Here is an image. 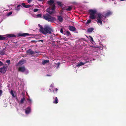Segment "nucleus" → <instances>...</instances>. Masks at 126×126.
I'll return each instance as SVG.
<instances>
[{
    "label": "nucleus",
    "mask_w": 126,
    "mask_h": 126,
    "mask_svg": "<svg viewBox=\"0 0 126 126\" xmlns=\"http://www.w3.org/2000/svg\"><path fill=\"white\" fill-rule=\"evenodd\" d=\"M72 9V7L71 6H69L67 9H66V10L67 11H70Z\"/></svg>",
    "instance_id": "28"
},
{
    "label": "nucleus",
    "mask_w": 126,
    "mask_h": 126,
    "mask_svg": "<svg viewBox=\"0 0 126 126\" xmlns=\"http://www.w3.org/2000/svg\"><path fill=\"white\" fill-rule=\"evenodd\" d=\"M24 60H22L18 62V63H17L16 64V65L17 66L18 65H21L23 64L24 63Z\"/></svg>",
    "instance_id": "15"
},
{
    "label": "nucleus",
    "mask_w": 126,
    "mask_h": 126,
    "mask_svg": "<svg viewBox=\"0 0 126 126\" xmlns=\"http://www.w3.org/2000/svg\"><path fill=\"white\" fill-rule=\"evenodd\" d=\"M36 15H35L34 14H33L32 15V16L34 17L35 18V16H36Z\"/></svg>",
    "instance_id": "42"
},
{
    "label": "nucleus",
    "mask_w": 126,
    "mask_h": 126,
    "mask_svg": "<svg viewBox=\"0 0 126 126\" xmlns=\"http://www.w3.org/2000/svg\"><path fill=\"white\" fill-rule=\"evenodd\" d=\"M112 13L111 12L109 11L106 13H104L103 14H98L97 17V22L98 23L102 24L103 21V23H105L103 19L106 17L109 16L111 15Z\"/></svg>",
    "instance_id": "2"
},
{
    "label": "nucleus",
    "mask_w": 126,
    "mask_h": 126,
    "mask_svg": "<svg viewBox=\"0 0 126 126\" xmlns=\"http://www.w3.org/2000/svg\"><path fill=\"white\" fill-rule=\"evenodd\" d=\"M53 85L52 84H51V86H52Z\"/></svg>",
    "instance_id": "50"
},
{
    "label": "nucleus",
    "mask_w": 126,
    "mask_h": 126,
    "mask_svg": "<svg viewBox=\"0 0 126 126\" xmlns=\"http://www.w3.org/2000/svg\"><path fill=\"white\" fill-rule=\"evenodd\" d=\"M19 36H23L24 37V33H20L19 34Z\"/></svg>",
    "instance_id": "34"
},
{
    "label": "nucleus",
    "mask_w": 126,
    "mask_h": 126,
    "mask_svg": "<svg viewBox=\"0 0 126 126\" xmlns=\"http://www.w3.org/2000/svg\"><path fill=\"white\" fill-rule=\"evenodd\" d=\"M49 63V60H45L42 62V64L43 65H45L46 63Z\"/></svg>",
    "instance_id": "20"
},
{
    "label": "nucleus",
    "mask_w": 126,
    "mask_h": 126,
    "mask_svg": "<svg viewBox=\"0 0 126 126\" xmlns=\"http://www.w3.org/2000/svg\"><path fill=\"white\" fill-rule=\"evenodd\" d=\"M48 4L50 5V6L53 7L54 4V1L53 0H50L47 1Z\"/></svg>",
    "instance_id": "8"
},
{
    "label": "nucleus",
    "mask_w": 126,
    "mask_h": 126,
    "mask_svg": "<svg viewBox=\"0 0 126 126\" xmlns=\"http://www.w3.org/2000/svg\"><path fill=\"white\" fill-rule=\"evenodd\" d=\"M55 6L54 5L52 7H49L47 10V11L50 14H51L53 13L55 11Z\"/></svg>",
    "instance_id": "5"
},
{
    "label": "nucleus",
    "mask_w": 126,
    "mask_h": 126,
    "mask_svg": "<svg viewBox=\"0 0 126 126\" xmlns=\"http://www.w3.org/2000/svg\"><path fill=\"white\" fill-rule=\"evenodd\" d=\"M38 26L40 27V32L44 34H50L53 32L52 27L51 26L46 25L43 27L40 24H38Z\"/></svg>",
    "instance_id": "1"
},
{
    "label": "nucleus",
    "mask_w": 126,
    "mask_h": 126,
    "mask_svg": "<svg viewBox=\"0 0 126 126\" xmlns=\"http://www.w3.org/2000/svg\"><path fill=\"white\" fill-rule=\"evenodd\" d=\"M2 93V90H0V96L1 95Z\"/></svg>",
    "instance_id": "40"
},
{
    "label": "nucleus",
    "mask_w": 126,
    "mask_h": 126,
    "mask_svg": "<svg viewBox=\"0 0 126 126\" xmlns=\"http://www.w3.org/2000/svg\"><path fill=\"white\" fill-rule=\"evenodd\" d=\"M35 40H32L31 41V42H33V43L35 42Z\"/></svg>",
    "instance_id": "46"
},
{
    "label": "nucleus",
    "mask_w": 126,
    "mask_h": 126,
    "mask_svg": "<svg viewBox=\"0 0 126 126\" xmlns=\"http://www.w3.org/2000/svg\"><path fill=\"white\" fill-rule=\"evenodd\" d=\"M55 90L56 91H57L58 89L56 88H55Z\"/></svg>",
    "instance_id": "45"
},
{
    "label": "nucleus",
    "mask_w": 126,
    "mask_h": 126,
    "mask_svg": "<svg viewBox=\"0 0 126 126\" xmlns=\"http://www.w3.org/2000/svg\"><path fill=\"white\" fill-rule=\"evenodd\" d=\"M20 5H18L17 6V7L15 9L17 11H19L20 9Z\"/></svg>",
    "instance_id": "24"
},
{
    "label": "nucleus",
    "mask_w": 126,
    "mask_h": 126,
    "mask_svg": "<svg viewBox=\"0 0 126 126\" xmlns=\"http://www.w3.org/2000/svg\"><path fill=\"white\" fill-rule=\"evenodd\" d=\"M7 70V68L5 66L0 68V72L1 73L4 74L6 72Z\"/></svg>",
    "instance_id": "6"
},
{
    "label": "nucleus",
    "mask_w": 126,
    "mask_h": 126,
    "mask_svg": "<svg viewBox=\"0 0 126 126\" xmlns=\"http://www.w3.org/2000/svg\"><path fill=\"white\" fill-rule=\"evenodd\" d=\"M6 62L8 63V64H10V60H7Z\"/></svg>",
    "instance_id": "35"
},
{
    "label": "nucleus",
    "mask_w": 126,
    "mask_h": 126,
    "mask_svg": "<svg viewBox=\"0 0 126 126\" xmlns=\"http://www.w3.org/2000/svg\"><path fill=\"white\" fill-rule=\"evenodd\" d=\"M28 100L30 103H31L32 102V100L31 99L29 98L28 99Z\"/></svg>",
    "instance_id": "39"
},
{
    "label": "nucleus",
    "mask_w": 126,
    "mask_h": 126,
    "mask_svg": "<svg viewBox=\"0 0 126 126\" xmlns=\"http://www.w3.org/2000/svg\"><path fill=\"white\" fill-rule=\"evenodd\" d=\"M30 34L28 33H24V36H27L29 35Z\"/></svg>",
    "instance_id": "31"
},
{
    "label": "nucleus",
    "mask_w": 126,
    "mask_h": 126,
    "mask_svg": "<svg viewBox=\"0 0 126 126\" xmlns=\"http://www.w3.org/2000/svg\"><path fill=\"white\" fill-rule=\"evenodd\" d=\"M91 20L90 19L88 20H87L86 24H89L91 22Z\"/></svg>",
    "instance_id": "33"
},
{
    "label": "nucleus",
    "mask_w": 126,
    "mask_h": 126,
    "mask_svg": "<svg viewBox=\"0 0 126 126\" xmlns=\"http://www.w3.org/2000/svg\"><path fill=\"white\" fill-rule=\"evenodd\" d=\"M87 63V62H86L84 63L81 62L80 63H78L76 65V66L77 67H79L81 65H83L84 64L86 63Z\"/></svg>",
    "instance_id": "19"
},
{
    "label": "nucleus",
    "mask_w": 126,
    "mask_h": 126,
    "mask_svg": "<svg viewBox=\"0 0 126 126\" xmlns=\"http://www.w3.org/2000/svg\"><path fill=\"white\" fill-rule=\"evenodd\" d=\"M60 63H58L56 65V68H58L60 65Z\"/></svg>",
    "instance_id": "38"
},
{
    "label": "nucleus",
    "mask_w": 126,
    "mask_h": 126,
    "mask_svg": "<svg viewBox=\"0 0 126 126\" xmlns=\"http://www.w3.org/2000/svg\"><path fill=\"white\" fill-rule=\"evenodd\" d=\"M38 41L39 42L41 41L42 42H43V40H38Z\"/></svg>",
    "instance_id": "44"
},
{
    "label": "nucleus",
    "mask_w": 126,
    "mask_h": 126,
    "mask_svg": "<svg viewBox=\"0 0 126 126\" xmlns=\"http://www.w3.org/2000/svg\"><path fill=\"white\" fill-rule=\"evenodd\" d=\"M25 100V98L24 97H23L21 99V100L20 101V103L21 104L23 103Z\"/></svg>",
    "instance_id": "22"
},
{
    "label": "nucleus",
    "mask_w": 126,
    "mask_h": 126,
    "mask_svg": "<svg viewBox=\"0 0 126 126\" xmlns=\"http://www.w3.org/2000/svg\"><path fill=\"white\" fill-rule=\"evenodd\" d=\"M42 14H38L36 15V16H35V18H41L42 17Z\"/></svg>",
    "instance_id": "21"
},
{
    "label": "nucleus",
    "mask_w": 126,
    "mask_h": 126,
    "mask_svg": "<svg viewBox=\"0 0 126 126\" xmlns=\"http://www.w3.org/2000/svg\"><path fill=\"white\" fill-rule=\"evenodd\" d=\"M35 52L36 53H40V51H35Z\"/></svg>",
    "instance_id": "43"
},
{
    "label": "nucleus",
    "mask_w": 126,
    "mask_h": 126,
    "mask_svg": "<svg viewBox=\"0 0 126 126\" xmlns=\"http://www.w3.org/2000/svg\"><path fill=\"white\" fill-rule=\"evenodd\" d=\"M18 70L19 71L24 72L26 70V69L25 66H23L19 67Z\"/></svg>",
    "instance_id": "7"
},
{
    "label": "nucleus",
    "mask_w": 126,
    "mask_h": 126,
    "mask_svg": "<svg viewBox=\"0 0 126 126\" xmlns=\"http://www.w3.org/2000/svg\"><path fill=\"white\" fill-rule=\"evenodd\" d=\"M47 76H50V75H47Z\"/></svg>",
    "instance_id": "47"
},
{
    "label": "nucleus",
    "mask_w": 126,
    "mask_h": 126,
    "mask_svg": "<svg viewBox=\"0 0 126 126\" xmlns=\"http://www.w3.org/2000/svg\"><path fill=\"white\" fill-rule=\"evenodd\" d=\"M58 20L60 22H62L63 20V18L62 17L60 16H57Z\"/></svg>",
    "instance_id": "17"
},
{
    "label": "nucleus",
    "mask_w": 126,
    "mask_h": 126,
    "mask_svg": "<svg viewBox=\"0 0 126 126\" xmlns=\"http://www.w3.org/2000/svg\"><path fill=\"white\" fill-rule=\"evenodd\" d=\"M58 99L57 97H55V101H53V102L54 103L57 104L58 103Z\"/></svg>",
    "instance_id": "23"
},
{
    "label": "nucleus",
    "mask_w": 126,
    "mask_h": 126,
    "mask_svg": "<svg viewBox=\"0 0 126 126\" xmlns=\"http://www.w3.org/2000/svg\"><path fill=\"white\" fill-rule=\"evenodd\" d=\"M96 13V11L95 10H91L89 11V13L90 16L89 18H90L94 19L96 18V16L95 14Z\"/></svg>",
    "instance_id": "4"
},
{
    "label": "nucleus",
    "mask_w": 126,
    "mask_h": 126,
    "mask_svg": "<svg viewBox=\"0 0 126 126\" xmlns=\"http://www.w3.org/2000/svg\"><path fill=\"white\" fill-rule=\"evenodd\" d=\"M12 14V12H10L7 13V16H11Z\"/></svg>",
    "instance_id": "26"
},
{
    "label": "nucleus",
    "mask_w": 126,
    "mask_h": 126,
    "mask_svg": "<svg viewBox=\"0 0 126 126\" xmlns=\"http://www.w3.org/2000/svg\"><path fill=\"white\" fill-rule=\"evenodd\" d=\"M94 29V28H90L87 29L86 32L87 33H91L92 32Z\"/></svg>",
    "instance_id": "11"
},
{
    "label": "nucleus",
    "mask_w": 126,
    "mask_h": 126,
    "mask_svg": "<svg viewBox=\"0 0 126 126\" xmlns=\"http://www.w3.org/2000/svg\"><path fill=\"white\" fill-rule=\"evenodd\" d=\"M8 39L6 37H3L1 35H0V40H5Z\"/></svg>",
    "instance_id": "16"
},
{
    "label": "nucleus",
    "mask_w": 126,
    "mask_h": 126,
    "mask_svg": "<svg viewBox=\"0 0 126 126\" xmlns=\"http://www.w3.org/2000/svg\"><path fill=\"white\" fill-rule=\"evenodd\" d=\"M43 18L48 21L53 22L56 20V18L54 17L51 16L47 14L44 15L43 16Z\"/></svg>",
    "instance_id": "3"
},
{
    "label": "nucleus",
    "mask_w": 126,
    "mask_h": 126,
    "mask_svg": "<svg viewBox=\"0 0 126 126\" xmlns=\"http://www.w3.org/2000/svg\"><path fill=\"white\" fill-rule=\"evenodd\" d=\"M7 37L10 38V37H16V35L14 34H8L6 35Z\"/></svg>",
    "instance_id": "18"
},
{
    "label": "nucleus",
    "mask_w": 126,
    "mask_h": 126,
    "mask_svg": "<svg viewBox=\"0 0 126 126\" xmlns=\"http://www.w3.org/2000/svg\"><path fill=\"white\" fill-rule=\"evenodd\" d=\"M60 31L61 33H63V31L62 28H61V29Z\"/></svg>",
    "instance_id": "41"
},
{
    "label": "nucleus",
    "mask_w": 126,
    "mask_h": 126,
    "mask_svg": "<svg viewBox=\"0 0 126 126\" xmlns=\"http://www.w3.org/2000/svg\"><path fill=\"white\" fill-rule=\"evenodd\" d=\"M26 52L27 53L30 54L34 55L35 54L34 52L31 49H29L27 50L26 51Z\"/></svg>",
    "instance_id": "9"
},
{
    "label": "nucleus",
    "mask_w": 126,
    "mask_h": 126,
    "mask_svg": "<svg viewBox=\"0 0 126 126\" xmlns=\"http://www.w3.org/2000/svg\"><path fill=\"white\" fill-rule=\"evenodd\" d=\"M89 37L90 38V41L91 42H93L94 40L92 37L91 36H89Z\"/></svg>",
    "instance_id": "27"
},
{
    "label": "nucleus",
    "mask_w": 126,
    "mask_h": 126,
    "mask_svg": "<svg viewBox=\"0 0 126 126\" xmlns=\"http://www.w3.org/2000/svg\"><path fill=\"white\" fill-rule=\"evenodd\" d=\"M31 110L30 108L29 107H28L25 110V113L26 114H28L30 112Z\"/></svg>",
    "instance_id": "13"
},
{
    "label": "nucleus",
    "mask_w": 126,
    "mask_h": 126,
    "mask_svg": "<svg viewBox=\"0 0 126 126\" xmlns=\"http://www.w3.org/2000/svg\"><path fill=\"white\" fill-rule=\"evenodd\" d=\"M64 34L69 37H70L71 36V34L69 31H65L64 32Z\"/></svg>",
    "instance_id": "12"
},
{
    "label": "nucleus",
    "mask_w": 126,
    "mask_h": 126,
    "mask_svg": "<svg viewBox=\"0 0 126 126\" xmlns=\"http://www.w3.org/2000/svg\"><path fill=\"white\" fill-rule=\"evenodd\" d=\"M43 0H38L39 1H42Z\"/></svg>",
    "instance_id": "48"
},
{
    "label": "nucleus",
    "mask_w": 126,
    "mask_h": 126,
    "mask_svg": "<svg viewBox=\"0 0 126 126\" xmlns=\"http://www.w3.org/2000/svg\"><path fill=\"white\" fill-rule=\"evenodd\" d=\"M53 99L54 98V97H53Z\"/></svg>",
    "instance_id": "51"
},
{
    "label": "nucleus",
    "mask_w": 126,
    "mask_h": 126,
    "mask_svg": "<svg viewBox=\"0 0 126 126\" xmlns=\"http://www.w3.org/2000/svg\"><path fill=\"white\" fill-rule=\"evenodd\" d=\"M4 65L3 63L1 61H0V66H2L3 65Z\"/></svg>",
    "instance_id": "37"
},
{
    "label": "nucleus",
    "mask_w": 126,
    "mask_h": 126,
    "mask_svg": "<svg viewBox=\"0 0 126 126\" xmlns=\"http://www.w3.org/2000/svg\"><path fill=\"white\" fill-rule=\"evenodd\" d=\"M57 3L58 5L59 6H61L62 5V2L60 1H57Z\"/></svg>",
    "instance_id": "29"
},
{
    "label": "nucleus",
    "mask_w": 126,
    "mask_h": 126,
    "mask_svg": "<svg viewBox=\"0 0 126 126\" xmlns=\"http://www.w3.org/2000/svg\"><path fill=\"white\" fill-rule=\"evenodd\" d=\"M68 29L70 31L73 32L76 30V29L75 27L72 26H69Z\"/></svg>",
    "instance_id": "10"
},
{
    "label": "nucleus",
    "mask_w": 126,
    "mask_h": 126,
    "mask_svg": "<svg viewBox=\"0 0 126 126\" xmlns=\"http://www.w3.org/2000/svg\"><path fill=\"white\" fill-rule=\"evenodd\" d=\"M22 5L24 7H25L26 8H29L30 7H31L32 6L31 5H26L25 3H22Z\"/></svg>",
    "instance_id": "14"
},
{
    "label": "nucleus",
    "mask_w": 126,
    "mask_h": 126,
    "mask_svg": "<svg viewBox=\"0 0 126 126\" xmlns=\"http://www.w3.org/2000/svg\"><path fill=\"white\" fill-rule=\"evenodd\" d=\"M32 0H27V2L28 3H30L32 1Z\"/></svg>",
    "instance_id": "36"
},
{
    "label": "nucleus",
    "mask_w": 126,
    "mask_h": 126,
    "mask_svg": "<svg viewBox=\"0 0 126 126\" xmlns=\"http://www.w3.org/2000/svg\"><path fill=\"white\" fill-rule=\"evenodd\" d=\"M10 94L12 95V96L13 97H15V96L14 94L13 93V90H11V92H10Z\"/></svg>",
    "instance_id": "25"
},
{
    "label": "nucleus",
    "mask_w": 126,
    "mask_h": 126,
    "mask_svg": "<svg viewBox=\"0 0 126 126\" xmlns=\"http://www.w3.org/2000/svg\"><path fill=\"white\" fill-rule=\"evenodd\" d=\"M120 0L121 1H124V0Z\"/></svg>",
    "instance_id": "49"
},
{
    "label": "nucleus",
    "mask_w": 126,
    "mask_h": 126,
    "mask_svg": "<svg viewBox=\"0 0 126 126\" xmlns=\"http://www.w3.org/2000/svg\"><path fill=\"white\" fill-rule=\"evenodd\" d=\"M4 52L3 50L0 51V54L1 55H4Z\"/></svg>",
    "instance_id": "30"
},
{
    "label": "nucleus",
    "mask_w": 126,
    "mask_h": 126,
    "mask_svg": "<svg viewBox=\"0 0 126 126\" xmlns=\"http://www.w3.org/2000/svg\"><path fill=\"white\" fill-rule=\"evenodd\" d=\"M39 10V9H35L33 10V12H37Z\"/></svg>",
    "instance_id": "32"
}]
</instances>
